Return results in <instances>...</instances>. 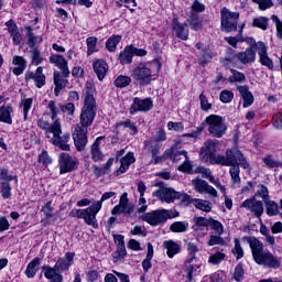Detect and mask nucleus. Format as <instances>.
<instances>
[{
	"instance_id": "44",
	"label": "nucleus",
	"mask_w": 282,
	"mask_h": 282,
	"mask_svg": "<svg viewBox=\"0 0 282 282\" xmlns=\"http://www.w3.org/2000/svg\"><path fill=\"white\" fill-rule=\"evenodd\" d=\"M172 232H186L188 230V221H175L170 226Z\"/></svg>"
},
{
	"instance_id": "24",
	"label": "nucleus",
	"mask_w": 282,
	"mask_h": 282,
	"mask_svg": "<svg viewBox=\"0 0 282 282\" xmlns=\"http://www.w3.org/2000/svg\"><path fill=\"white\" fill-rule=\"evenodd\" d=\"M236 58H238V61H240L242 65H250V63H254V61L257 59V52L254 51V48L249 47L246 48L245 52H239L236 55Z\"/></svg>"
},
{
	"instance_id": "61",
	"label": "nucleus",
	"mask_w": 282,
	"mask_h": 282,
	"mask_svg": "<svg viewBox=\"0 0 282 282\" xmlns=\"http://www.w3.org/2000/svg\"><path fill=\"white\" fill-rule=\"evenodd\" d=\"M126 257H127V247L126 246L117 247V250L113 253V259H116L117 261H121V259H124Z\"/></svg>"
},
{
	"instance_id": "36",
	"label": "nucleus",
	"mask_w": 282,
	"mask_h": 282,
	"mask_svg": "<svg viewBox=\"0 0 282 282\" xmlns=\"http://www.w3.org/2000/svg\"><path fill=\"white\" fill-rule=\"evenodd\" d=\"M12 107L2 106L0 107V122H6L7 124H12Z\"/></svg>"
},
{
	"instance_id": "30",
	"label": "nucleus",
	"mask_w": 282,
	"mask_h": 282,
	"mask_svg": "<svg viewBox=\"0 0 282 282\" xmlns=\"http://www.w3.org/2000/svg\"><path fill=\"white\" fill-rule=\"evenodd\" d=\"M44 270V276L45 279H48L50 282H63V275H61L56 267H43Z\"/></svg>"
},
{
	"instance_id": "14",
	"label": "nucleus",
	"mask_w": 282,
	"mask_h": 282,
	"mask_svg": "<svg viewBox=\"0 0 282 282\" xmlns=\"http://www.w3.org/2000/svg\"><path fill=\"white\" fill-rule=\"evenodd\" d=\"M153 109V100L151 98L141 99L139 97L133 98V102L130 106V113L134 116L138 111L147 112Z\"/></svg>"
},
{
	"instance_id": "52",
	"label": "nucleus",
	"mask_w": 282,
	"mask_h": 282,
	"mask_svg": "<svg viewBox=\"0 0 282 282\" xmlns=\"http://www.w3.org/2000/svg\"><path fill=\"white\" fill-rule=\"evenodd\" d=\"M263 163L265 164V166H268V169H279V166H282V163L274 160L272 155L264 156Z\"/></svg>"
},
{
	"instance_id": "29",
	"label": "nucleus",
	"mask_w": 282,
	"mask_h": 282,
	"mask_svg": "<svg viewBox=\"0 0 282 282\" xmlns=\"http://www.w3.org/2000/svg\"><path fill=\"white\" fill-rule=\"evenodd\" d=\"M165 156L170 158L172 162H182V160H188V152H186V150L180 151L175 148H172L165 152Z\"/></svg>"
},
{
	"instance_id": "37",
	"label": "nucleus",
	"mask_w": 282,
	"mask_h": 282,
	"mask_svg": "<svg viewBox=\"0 0 282 282\" xmlns=\"http://www.w3.org/2000/svg\"><path fill=\"white\" fill-rule=\"evenodd\" d=\"M264 206L269 217H276L279 215V204L276 202L265 200Z\"/></svg>"
},
{
	"instance_id": "1",
	"label": "nucleus",
	"mask_w": 282,
	"mask_h": 282,
	"mask_svg": "<svg viewBox=\"0 0 282 282\" xmlns=\"http://www.w3.org/2000/svg\"><path fill=\"white\" fill-rule=\"evenodd\" d=\"M84 106L82 107L79 116V124L76 126L73 133V139L77 151H85L87 147V133L89 127L94 124L96 119V111L98 106L96 105V98H94V84L87 82L83 91Z\"/></svg>"
},
{
	"instance_id": "64",
	"label": "nucleus",
	"mask_w": 282,
	"mask_h": 282,
	"mask_svg": "<svg viewBox=\"0 0 282 282\" xmlns=\"http://www.w3.org/2000/svg\"><path fill=\"white\" fill-rule=\"evenodd\" d=\"M272 124L275 129L282 131V112L273 115Z\"/></svg>"
},
{
	"instance_id": "12",
	"label": "nucleus",
	"mask_w": 282,
	"mask_h": 282,
	"mask_svg": "<svg viewBox=\"0 0 282 282\" xmlns=\"http://www.w3.org/2000/svg\"><path fill=\"white\" fill-rule=\"evenodd\" d=\"M152 195L165 204H173L177 199V192L172 187L160 186Z\"/></svg>"
},
{
	"instance_id": "9",
	"label": "nucleus",
	"mask_w": 282,
	"mask_h": 282,
	"mask_svg": "<svg viewBox=\"0 0 282 282\" xmlns=\"http://www.w3.org/2000/svg\"><path fill=\"white\" fill-rule=\"evenodd\" d=\"M133 204L129 203L128 194L123 193L120 197L119 204L115 206L111 210V215H126V217H131L133 215Z\"/></svg>"
},
{
	"instance_id": "53",
	"label": "nucleus",
	"mask_w": 282,
	"mask_h": 282,
	"mask_svg": "<svg viewBox=\"0 0 282 282\" xmlns=\"http://www.w3.org/2000/svg\"><path fill=\"white\" fill-rule=\"evenodd\" d=\"M209 226L212 230H215L216 235H224V225L219 220L210 218Z\"/></svg>"
},
{
	"instance_id": "35",
	"label": "nucleus",
	"mask_w": 282,
	"mask_h": 282,
	"mask_svg": "<svg viewBox=\"0 0 282 282\" xmlns=\"http://www.w3.org/2000/svg\"><path fill=\"white\" fill-rule=\"evenodd\" d=\"M163 246L167 250V257L170 259H173V257L180 252V245L173 240L165 241Z\"/></svg>"
},
{
	"instance_id": "18",
	"label": "nucleus",
	"mask_w": 282,
	"mask_h": 282,
	"mask_svg": "<svg viewBox=\"0 0 282 282\" xmlns=\"http://www.w3.org/2000/svg\"><path fill=\"white\" fill-rule=\"evenodd\" d=\"M145 149L151 154L152 161L151 164H160V162H164V158L158 155L160 153V143L155 140H149L144 142Z\"/></svg>"
},
{
	"instance_id": "47",
	"label": "nucleus",
	"mask_w": 282,
	"mask_h": 282,
	"mask_svg": "<svg viewBox=\"0 0 282 282\" xmlns=\"http://www.w3.org/2000/svg\"><path fill=\"white\" fill-rule=\"evenodd\" d=\"M0 192L3 199H10L12 197V187L10 186L9 182L0 183Z\"/></svg>"
},
{
	"instance_id": "60",
	"label": "nucleus",
	"mask_w": 282,
	"mask_h": 282,
	"mask_svg": "<svg viewBox=\"0 0 282 282\" xmlns=\"http://www.w3.org/2000/svg\"><path fill=\"white\" fill-rule=\"evenodd\" d=\"M271 21H273V23H275V28H276V36L278 39H280L282 41V21L279 19L278 15H271Z\"/></svg>"
},
{
	"instance_id": "33",
	"label": "nucleus",
	"mask_w": 282,
	"mask_h": 282,
	"mask_svg": "<svg viewBox=\"0 0 282 282\" xmlns=\"http://www.w3.org/2000/svg\"><path fill=\"white\" fill-rule=\"evenodd\" d=\"M193 205L197 210H202L203 213H210L213 210V203L210 200L194 198Z\"/></svg>"
},
{
	"instance_id": "42",
	"label": "nucleus",
	"mask_w": 282,
	"mask_h": 282,
	"mask_svg": "<svg viewBox=\"0 0 282 282\" xmlns=\"http://www.w3.org/2000/svg\"><path fill=\"white\" fill-rule=\"evenodd\" d=\"M116 126L123 127V129H130L133 135L138 133V126H135V122L131 121V119H124L123 121H119L116 123Z\"/></svg>"
},
{
	"instance_id": "21",
	"label": "nucleus",
	"mask_w": 282,
	"mask_h": 282,
	"mask_svg": "<svg viewBox=\"0 0 282 282\" xmlns=\"http://www.w3.org/2000/svg\"><path fill=\"white\" fill-rule=\"evenodd\" d=\"M48 61L55 67H58L61 72L64 73L65 76H69V66L67 65V59L63 55L53 54L48 57Z\"/></svg>"
},
{
	"instance_id": "22",
	"label": "nucleus",
	"mask_w": 282,
	"mask_h": 282,
	"mask_svg": "<svg viewBox=\"0 0 282 282\" xmlns=\"http://www.w3.org/2000/svg\"><path fill=\"white\" fill-rule=\"evenodd\" d=\"M25 80H34L35 86L41 89V87L45 86V74H43V67H37L35 73L26 72Z\"/></svg>"
},
{
	"instance_id": "27",
	"label": "nucleus",
	"mask_w": 282,
	"mask_h": 282,
	"mask_svg": "<svg viewBox=\"0 0 282 282\" xmlns=\"http://www.w3.org/2000/svg\"><path fill=\"white\" fill-rule=\"evenodd\" d=\"M12 64L17 66L12 69L14 76H21V74H23V72H25V69L28 68V62L23 56H13Z\"/></svg>"
},
{
	"instance_id": "49",
	"label": "nucleus",
	"mask_w": 282,
	"mask_h": 282,
	"mask_svg": "<svg viewBox=\"0 0 282 282\" xmlns=\"http://www.w3.org/2000/svg\"><path fill=\"white\" fill-rule=\"evenodd\" d=\"M32 98L22 99L20 102V107L23 109V118L28 120V115L30 113V109H32Z\"/></svg>"
},
{
	"instance_id": "62",
	"label": "nucleus",
	"mask_w": 282,
	"mask_h": 282,
	"mask_svg": "<svg viewBox=\"0 0 282 282\" xmlns=\"http://www.w3.org/2000/svg\"><path fill=\"white\" fill-rule=\"evenodd\" d=\"M220 100L225 104L232 102V99L235 98V94L230 90H223L219 96Z\"/></svg>"
},
{
	"instance_id": "58",
	"label": "nucleus",
	"mask_w": 282,
	"mask_h": 282,
	"mask_svg": "<svg viewBox=\"0 0 282 282\" xmlns=\"http://www.w3.org/2000/svg\"><path fill=\"white\" fill-rule=\"evenodd\" d=\"M47 109H50L51 112V119L53 121L59 120L58 119V107H56V102L51 100L48 101Z\"/></svg>"
},
{
	"instance_id": "7",
	"label": "nucleus",
	"mask_w": 282,
	"mask_h": 282,
	"mask_svg": "<svg viewBox=\"0 0 282 282\" xmlns=\"http://www.w3.org/2000/svg\"><path fill=\"white\" fill-rule=\"evenodd\" d=\"M209 133L214 138H221L226 134V131L228 128L226 127V123H224V117L217 116V115H210L205 120Z\"/></svg>"
},
{
	"instance_id": "2",
	"label": "nucleus",
	"mask_w": 282,
	"mask_h": 282,
	"mask_svg": "<svg viewBox=\"0 0 282 282\" xmlns=\"http://www.w3.org/2000/svg\"><path fill=\"white\" fill-rule=\"evenodd\" d=\"M215 153H217V143L213 140L206 141L200 149L203 162L219 164L220 166H232V164H237L238 159L239 164L243 166V169H250V163H248L246 156H243V153L239 151V149H229L226 151L225 155Z\"/></svg>"
},
{
	"instance_id": "41",
	"label": "nucleus",
	"mask_w": 282,
	"mask_h": 282,
	"mask_svg": "<svg viewBox=\"0 0 282 282\" xmlns=\"http://www.w3.org/2000/svg\"><path fill=\"white\" fill-rule=\"evenodd\" d=\"M122 41V36L120 35H112L106 42V47L110 52H116V47H118V43Z\"/></svg>"
},
{
	"instance_id": "19",
	"label": "nucleus",
	"mask_w": 282,
	"mask_h": 282,
	"mask_svg": "<svg viewBox=\"0 0 282 282\" xmlns=\"http://www.w3.org/2000/svg\"><path fill=\"white\" fill-rule=\"evenodd\" d=\"M62 133H63V129L61 126L59 132H57L56 134H53L51 142L52 144H54V147H58L59 149H62V151H69V144L67 143L69 142V134L65 133L61 135Z\"/></svg>"
},
{
	"instance_id": "46",
	"label": "nucleus",
	"mask_w": 282,
	"mask_h": 282,
	"mask_svg": "<svg viewBox=\"0 0 282 282\" xmlns=\"http://www.w3.org/2000/svg\"><path fill=\"white\" fill-rule=\"evenodd\" d=\"M235 247L232 248L231 252L236 256L237 261L239 259H243V247H241V241L238 238L234 239Z\"/></svg>"
},
{
	"instance_id": "23",
	"label": "nucleus",
	"mask_w": 282,
	"mask_h": 282,
	"mask_svg": "<svg viewBox=\"0 0 282 282\" xmlns=\"http://www.w3.org/2000/svg\"><path fill=\"white\" fill-rule=\"evenodd\" d=\"M93 69L97 74L98 80H105V76L109 72V64L105 59H96L93 63Z\"/></svg>"
},
{
	"instance_id": "15",
	"label": "nucleus",
	"mask_w": 282,
	"mask_h": 282,
	"mask_svg": "<svg viewBox=\"0 0 282 282\" xmlns=\"http://www.w3.org/2000/svg\"><path fill=\"white\" fill-rule=\"evenodd\" d=\"M192 186L196 193H200V194L206 193L207 195H212V197H217V189L208 185V182L202 178L192 180Z\"/></svg>"
},
{
	"instance_id": "40",
	"label": "nucleus",
	"mask_w": 282,
	"mask_h": 282,
	"mask_svg": "<svg viewBox=\"0 0 282 282\" xmlns=\"http://www.w3.org/2000/svg\"><path fill=\"white\" fill-rule=\"evenodd\" d=\"M224 259H226V253L216 251L209 256L208 263H210V265H219Z\"/></svg>"
},
{
	"instance_id": "57",
	"label": "nucleus",
	"mask_w": 282,
	"mask_h": 282,
	"mask_svg": "<svg viewBox=\"0 0 282 282\" xmlns=\"http://www.w3.org/2000/svg\"><path fill=\"white\" fill-rule=\"evenodd\" d=\"M205 10L206 6L204 3L199 2V0H194L189 14H198V12H204Z\"/></svg>"
},
{
	"instance_id": "20",
	"label": "nucleus",
	"mask_w": 282,
	"mask_h": 282,
	"mask_svg": "<svg viewBox=\"0 0 282 282\" xmlns=\"http://www.w3.org/2000/svg\"><path fill=\"white\" fill-rule=\"evenodd\" d=\"M106 137L101 135L98 137L95 142L90 147V158L93 162H102L105 160V153H102V150L100 149V142L105 140Z\"/></svg>"
},
{
	"instance_id": "54",
	"label": "nucleus",
	"mask_w": 282,
	"mask_h": 282,
	"mask_svg": "<svg viewBox=\"0 0 282 282\" xmlns=\"http://www.w3.org/2000/svg\"><path fill=\"white\" fill-rule=\"evenodd\" d=\"M246 271L243 270V263L239 262L235 268L234 279L235 281H243V275Z\"/></svg>"
},
{
	"instance_id": "4",
	"label": "nucleus",
	"mask_w": 282,
	"mask_h": 282,
	"mask_svg": "<svg viewBox=\"0 0 282 282\" xmlns=\"http://www.w3.org/2000/svg\"><path fill=\"white\" fill-rule=\"evenodd\" d=\"M175 217H180V212L175 209H155L143 214L140 219L147 221L150 226H162L169 219H175Z\"/></svg>"
},
{
	"instance_id": "48",
	"label": "nucleus",
	"mask_w": 282,
	"mask_h": 282,
	"mask_svg": "<svg viewBox=\"0 0 282 282\" xmlns=\"http://www.w3.org/2000/svg\"><path fill=\"white\" fill-rule=\"evenodd\" d=\"M31 65L39 66L43 63V55H41V51L39 48H33L31 52Z\"/></svg>"
},
{
	"instance_id": "8",
	"label": "nucleus",
	"mask_w": 282,
	"mask_h": 282,
	"mask_svg": "<svg viewBox=\"0 0 282 282\" xmlns=\"http://www.w3.org/2000/svg\"><path fill=\"white\" fill-rule=\"evenodd\" d=\"M131 78L140 85H149L153 78V73L147 63H139L131 72Z\"/></svg>"
},
{
	"instance_id": "5",
	"label": "nucleus",
	"mask_w": 282,
	"mask_h": 282,
	"mask_svg": "<svg viewBox=\"0 0 282 282\" xmlns=\"http://www.w3.org/2000/svg\"><path fill=\"white\" fill-rule=\"evenodd\" d=\"M100 213V204H93L91 206L85 209H76L74 208L69 213V217H76L77 219H84L87 226H91L93 228H98V219H96V215Z\"/></svg>"
},
{
	"instance_id": "6",
	"label": "nucleus",
	"mask_w": 282,
	"mask_h": 282,
	"mask_svg": "<svg viewBox=\"0 0 282 282\" xmlns=\"http://www.w3.org/2000/svg\"><path fill=\"white\" fill-rule=\"evenodd\" d=\"M220 30L223 32H237V21H239V12H231L224 7L220 10Z\"/></svg>"
},
{
	"instance_id": "26",
	"label": "nucleus",
	"mask_w": 282,
	"mask_h": 282,
	"mask_svg": "<svg viewBox=\"0 0 282 282\" xmlns=\"http://www.w3.org/2000/svg\"><path fill=\"white\" fill-rule=\"evenodd\" d=\"M237 89H238V91H239V94H240V96L243 100L242 107H245V108L251 107L252 102H254V96L252 95V93L248 88V85L238 86Z\"/></svg>"
},
{
	"instance_id": "28",
	"label": "nucleus",
	"mask_w": 282,
	"mask_h": 282,
	"mask_svg": "<svg viewBox=\"0 0 282 282\" xmlns=\"http://www.w3.org/2000/svg\"><path fill=\"white\" fill-rule=\"evenodd\" d=\"M135 162V155L133 152H129L127 155L121 158L120 167L117 170V175H122V173H127L129 171V166Z\"/></svg>"
},
{
	"instance_id": "56",
	"label": "nucleus",
	"mask_w": 282,
	"mask_h": 282,
	"mask_svg": "<svg viewBox=\"0 0 282 282\" xmlns=\"http://www.w3.org/2000/svg\"><path fill=\"white\" fill-rule=\"evenodd\" d=\"M224 243H226V240H224V238H221V235L218 234L212 235L207 242L208 246H224Z\"/></svg>"
},
{
	"instance_id": "55",
	"label": "nucleus",
	"mask_w": 282,
	"mask_h": 282,
	"mask_svg": "<svg viewBox=\"0 0 282 282\" xmlns=\"http://www.w3.org/2000/svg\"><path fill=\"white\" fill-rule=\"evenodd\" d=\"M253 28H259L260 30H268V18H256L252 22Z\"/></svg>"
},
{
	"instance_id": "34",
	"label": "nucleus",
	"mask_w": 282,
	"mask_h": 282,
	"mask_svg": "<svg viewBox=\"0 0 282 282\" xmlns=\"http://www.w3.org/2000/svg\"><path fill=\"white\" fill-rule=\"evenodd\" d=\"M41 265V258L33 259L26 267L25 274L28 279H34L36 276V272H39V268Z\"/></svg>"
},
{
	"instance_id": "59",
	"label": "nucleus",
	"mask_w": 282,
	"mask_h": 282,
	"mask_svg": "<svg viewBox=\"0 0 282 282\" xmlns=\"http://www.w3.org/2000/svg\"><path fill=\"white\" fill-rule=\"evenodd\" d=\"M69 265H72V263L67 262V260L63 258H59L55 263V270H57V272H65V270H67Z\"/></svg>"
},
{
	"instance_id": "11",
	"label": "nucleus",
	"mask_w": 282,
	"mask_h": 282,
	"mask_svg": "<svg viewBox=\"0 0 282 282\" xmlns=\"http://www.w3.org/2000/svg\"><path fill=\"white\" fill-rule=\"evenodd\" d=\"M240 208H247V210H250V213H252L257 219H261L264 210L263 202L257 200L254 196H252L251 198H247L245 202H242Z\"/></svg>"
},
{
	"instance_id": "31",
	"label": "nucleus",
	"mask_w": 282,
	"mask_h": 282,
	"mask_svg": "<svg viewBox=\"0 0 282 282\" xmlns=\"http://www.w3.org/2000/svg\"><path fill=\"white\" fill-rule=\"evenodd\" d=\"M119 63H121V65H131V63H133V51L131 45L126 46L123 51L120 52Z\"/></svg>"
},
{
	"instance_id": "38",
	"label": "nucleus",
	"mask_w": 282,
	"mask_h": 282,
	"mask_svg": "<svg viewBox=\"0 0 282 282\" xmlns=\"http://www.w3.org/2000/svg\"><path fill=\"white\" fill-rule=\"evenodd\" d=\"M28 45L29 47H36L40 43H43V37L41 35H34L32 28H28Z\"/></svg>"
},
{
	"instance_id": "32",
	"label": "nucleus",
	"mask_w": 282,
	"mask_h": 282,
	"mask_svg": "<svg viewBox=\"0 0 282 282\" xmlns=\"http://www.w3.org/2000/svg\"><path fill=\"white\" fill-rule=\"evenodd\" d=\"M236 163L232 165H225V166H231L229 170L231 180H232V184L235 186V184H241V177L239 176L240 170L239 166H241L243 169V165H241V163H239V159H236Z\"/></svg>"
},
{
	"instance_id": "16",
	"label": "nucleus",
	"mask_w": 282,
	"mask_h": 282,
	"mask_svg": "<svg viewBox=\"0 0 282 282\" xmlns=\"http://www.w3.org/2000/svg\"><path fill=\"white\" fill-rule=\"evenodd\" d=\"M256 48L258 50L260 64L264 67H268V69H274V63L268 56V46H265V43L258 42L256 44Z\"/></svg>"
},
{
	"instance_id": "51",
	"label": "nucleus",
	"mask_w": 282,
	"mask_h": 282,
	"mask_svg": "<svg viewBox=\"0 0 282 282\" xmlns=\"http://www.w3.org/2000/svg\"><path fill=\"white\" fill-rule=\"evenodd\" d=\"M232 76L229 77V83H246V75L237 69H231Z\"/></svg>"
},
{
	"instance_id": "39",
	"label": "nucleus",
	"mask_w": 282,
	"mask_h": 282,
	"mask_svg": "<svg viewBox=\"0 0 282 282\" xmlns=\"http://www.w3.org/2000/svg\"><path fill=\"white\" fill-rule=\"evenodd\" d=\"M187 23L191 25L192 30H194L195 32H197L198 30H202V21L199 20L198 13H189Z\"/></svg>"
},
{
	"instance_id": "3",
	"label": "nucleus",
	"mask_w": 282,
	"mask_h": 282,
	"mask_svg": "<svg viewBox=\"0 0 282 282\" xmlns=\"http://www.w3.org/2000/svg\"><path fill=\"white\" fill-rule=\"evenodd\" d=\"M242 240L249 243L253 261L258 265L272 268L273 270L281 268V260L272 254V252L263 251V242L259 239L256 237H243Z\"/></svg>"
},
{
	"instance_id": "45",
	"label": "nucleus",
	"mask_w": 282,
	"mask_h": 282,
	"mask_svg": "<svg viewBox=\"0 0 282 282\" xmlns=\"http://www.w3.org/2000/svg\"><path fill=\"white\" fill-rule=\"evenodd\" d=\"M131 85V77L120 75L115 79V87H119L120 89L124 87H129Z\"/></svg>"
},
{
	"instance_id": "13",
	"label": "nucleus",
	"mask_w": 282,
	"mask_h": 282,
	"mask_svg": "<svg viewBox=\"0 0 282 282\" xmlns=\"http://www.w3.org/2000/svg\"><path fill=\"white\" fill-rule=\"evenodd\" d=\"M47 118H50V115L44 113L43 117L37 121V127L45 131V133H53V135H56L58 132H61V120L55 119V121H53L51 124V122L47 121Z\"/></svg>"
},
{
	"instance_id": "10",
	"label": "nucleus",
	"mask_w": 282,
	"mask_h": 282,
	"mask_svg": "<svg viewBox=\"0 0 282 282\" xmlns=\"http://www.w3.org/2000/svg\"><path fill=\"white\" fill-rule=\"evenodd\" d=\"M78 169V160L72 158L67 153L59 154V173L65 175V173H72Z\"/></svg>"
},
{
	"instance_id": "43",
	"label": "nucleus",
	"mask_w": 282,
	"mask_h": 282,
	"mask_svg": "<svg viewBox=\"0 0 282 282\" xmlns=\"http://www.w3.org/2000/svg\"><path fill=\"white\" fill-rule=\"evenodd\" d=\"M86 44H87V55L88 56H91V54H94L95 52L98 51L96 48L98 45V37H96V36L87 37Z\"/></svg>"
},
{
	"instance_id": "17",
	"label": "nucleus",
	"mask_w": 282,
	"mask_h": 282,
	"mask_svg": "<svg viewBox=\"0 0 282 282\" xmlns=\"http://www.w3.org/2000/svg\"><path fill=\"white\" fill-rule=\"evenodd\" d=\"M67 78H69V75H65V73L63 70L58 72L55 70L53 73V80H54V85H55V96H58V94H61V91H63V89H65V87H67L69 80H67Z\"/></svg>"
},
{
	"instance_id": "50",
	"label": "nucleus",
	"mask_w": 282,
	"mask_h": 282,
	"mask_svg": "<svg viewBox=\"0 0 282 282\" xmlns=\"http://www.w3.org/2000/svg\"><path fill=\"white\" fill-rule=\"evenodd\" d=\"M254 199H257V197L262 198V202H269L270 199V192L268 191V188L265 187V185H260V188L256 192V194L253 195Z\"/></svg>"
},
{
	"instance_id": "25",
	"label": "nucleus",
	"mask_w": 282,
	"mask_h": 282,
	"mask_svg": "<svg viewBox=\"0 0 282 282\" xmlns=\"http://www.w3.org/2000/svg\"><path fill=\"white\" fill-rule=\"evenodd\" d=\"M172 25L174 36L182 39V41H188V28H186V24H182L176 20H173Z\"/></svg>"
},
{
	"instance_id": "63",
	"label": "nucleus",
	"mask_w": 282,
	"mask_h": 282,
	"mask_svg": "<svg viewBox=\"0 0 282 282\" xmlns=\"http://www.w3.org/2000/svg\"><path fill=\"white\" fill-rule=\"evenodd\" d=\"M12 180H15L17 182V176L9 175L8 170L6 167L0 169V181L1 182H12Z\"/></svg>"
}]
</instances>
